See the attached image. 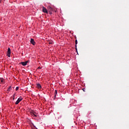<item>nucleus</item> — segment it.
Returning <instances> with one entry per match:
<instances>
[{
	"mask_svg": "<svg viewBox=\"0 0 129 129\" xmlns=\"http://www.w3.org/2000/svg\"><path fill=\"white\" fill-rule=\"evenodd\" d=\"M22 100H23V98H22V97H19L15 102V104H19V103H20V102L22 101Z\"/></svg>",
	"mask_w": 129,
	"mask_h": 129,
	"instance_id": "1",
	"label": "nucleus"
},
{
	"mask_svg": "<svg viewBox=\"0 0 129 129\" xmlns=\"http://www.w3.org/2000/svg\"><path fill=\"white\" fill-rule=\"evenodd\" d=\"M7 56L8 57H11V48H10V47L8 49Z\"/></svg>",
	"mask_w": 129,
	"mask_h": 129,
	"instance_id": "2",
	"label": "nucleus"
},
{
	"mask_svg": "<svg viewBox=\"0 0 129 129\" xmlns=\"http://www.w3.org/2000/svg\"><path fill=\"white\" fill-rule=\"evenodd\" d=\"M42 12L45 14H48V10H47V9L44 7H42Z\"/></svg>",
	"mask_w": 129,
	"mask_h": 129,
	"instance_id": "3",
	"label": "nucleus"
},
{
	"mask_svg": "<svg viewBox=\"0 0 129 129\" xmlns=\"http://www.w3.org/2000/svg\"><path fill=\"white\" fill-rule=\"evenodd\" d=\"M30 43H31V44L33 45V46H35V45H36V42H35V40H34V39H33V38H31L30 39Z\"/></svg>",
	"mask_w": 129,
	"mask_h": 129,
	"instance_id": "4",
	"label": "nucleus"
},
{
	"mask_svg": "<svg viewBox=\"0 0 129 129\" xmlns=\"http://www.w3.org/2000/svg\"><path fill=\"white\" fill-rule=\"evenodd\" d=\"M28 62H29V61H26L25 62H21V64H22V65H23V66H26V65H27Z\"/></svg>",
	"mask_w": 129,
	"mask_h": 129,
	"instance_id": "5",
	"label": "nucleus"
},
{
	"mask_svg": "<svg viewBox=\"0 0 129 129\" xmlns=\"http://www.w3.org/2000/svg\"><path fill=\"white\" fill-rule=\"evenodd\" d=\"M57 90H55L54 91V98H56V96L57 95Z\"/></svg>",
	"mask_w": 129,
	"mask_h": 129,
	"instance_id": "6",
	"label": "nucleus"
},
{
	"mask_svg": "<svg viewBox=\"0 0 129 129\" xmlns=\"http://www.w3.org/2000/svg\"><path fill=\"white\" fill-rule=\"evenodd\" d=\"M41 85L40 84H37V88H41Z\"/></svg>",
	"mask_w": 129,
	"mask_h": 129,
	"instance_id": "7",
	"label": "nucleus"
},
{
	"mask_svg": "<svg viewBox=\"0 0 129 129\" xmlns=\"http://www.w3.org/2000/svg\"><path fill=\"white\" fill-rule=\"evenodd\" d=\"M77 40H76V50L77 51Z\"/></svg>",
	"mask_w": 129,
	"mask_h": 129,
	"instance_id": "8",
	"label": "nucleus"
},
{
	"mask_svg": "<svg viewBox=\"0 0 129 129\" xmlns=\"http://www.w3.org/2000/svg\"><path fill=\"white\" fill-rule=\"evenodd\" d=\"M48 10L49 12H52V11H53V9H52V7H49Z\"/></svg>",
	"mask_w": 129,
	"mask_h": 129,
	"instance_id": "9",
	"label": "nucleus"
},
{
	"mask_svg": "<svg viewBox=\"0 0 129 129\" xmlns=\"http://www.w3.org/2000/svg\"><path fill=\"white\" fill-rule=\"evenodd\" d=\"M12 90V86H10L8 89V91H11Z\"/></svg>",
	"mask_w": 129,
	"mask_h": 129,
	"instance_id": "10",
	"label": "nucleus"
},
{
	"mask_svg": "<svg viewBox=\"0 0 129 129\" xmlns=\"http://www.w3.org/2000/svg\"><path fill=\"white\" fill-rule=\"evenodd\" d=\"M32 115H34L35 117H37V116H38V115L36 114V113H33Z\"/></svg>",
	"mask_w": 129,
	"mask_h": 129,
	"instance_id": "11",
	"label": "nucleus"
},
{
	"mask_svg": "<svg viewBox=\"0 0 129 129\" xmlns=\"http://www.w3.org/2000/svg\"><path fill=\"white\" fill-rule=\"evenodd\" d=\"M15 97H16V94L13 95V100H15Z\"/></svg>",
	"mask_w": 129,
	"mask_h": 129,
	"instance_id": "12",
	"label": "nucleus"
},
{
	"mask_svg": "<svg viewBox=\"0 0 129 129\" xmlns=\"http://www.w3.org/2000/svg\"><path fill=\"white\" fill-rule=\"evenodd\" d=\"M16 91H17V90H19V87H16Z\"/></svg>",
	"mask_w": 129,
	"mask_h": 129,
	"instance_id": "13",
	"label": "nucleus"
},
{
	"mask_svg": "<svg viewBox=\"0 0 129 129\" xmlns=\"http://www.w3.org/2000/svg\"><path fill=\"white\" fill-rule=\"evenodd\" d=\"M38 69H41V68L39 67L38 68Z\"/></svg>",
	"mask_w": 129,
	"mask_h": 129,
	"instance_id": "14",
	"label": "nucleus"
},
{
	"mask_svg": "<svg viewBox=\"0 0 129 129\" xmlns=\"http://www.w3.org/2000/svg\"><path fill=\"white\" fill-rule=\"evenodd\" d=\"M83 91H85V90H84V89H83Z\"/></svg>",
	"mask_w": 129,
	"mask_h": 129,
	"instance_id": "15",
	"label": "nucleus"
},
{
	"mask_svg": "<svg viewBox=\"0 0 129 129\" xmlns=\"http://www.w3.org/2000/svg\"><path fill=\"white\" fill-rule=\"evenodd\" d=\"M0 3H2V0H0Z\"/></svg>",
	"mask_w": 129,
	"mask_h": 129,
	"instance_id": "16",
	"label": "nucleus"
},
{
	"mask_svg": "<svg viewBox=\"0 0 129 129\" xmlns=\"http://www.w3.org/2000/svg\"><path fill=\"white\" fill-rule=\"evenodd\" d=\"M1 82H3V80H1Z\"/></svg>",
	"mask_w": 129,
	"mask_h": 129,
	"instance_id": "17",
	"label": "nucleus"
}]
</instances>
